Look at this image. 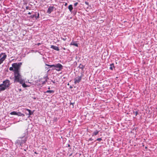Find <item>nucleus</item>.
Listing matches in <instances>:
<instances>
[{
	"label": "nucleus",
	"instance_id": "1",
	"mask_svg": "<svg viewBox=\"0 0 157 157\" xmlns=\"http://www.w3.org/2000/svg\"><path fill=\"white\" fill-rule=\"evenodd\" d=\"M11 84L9 79H6L3 81L2 83L0 84V92L3 91L9 88Z\"/></svg>",
	"mask_w": 157,
	"mask_h": 157
},
{
	"label": "nucleus",
	"instance_id": "2",
	"mask_svg": "<svg viewBox=\"0 0 157 157\" xmlns=\"http://www.w3.org/2000/svg\"><path fill=\"white\" fill-rule=\"evenodd\" d=\"M14 82L22 83L24 79L22 78V76L20 72L14 73Z\"/></svg>",
	"mask_w": 157,
	"mask_h": 157
},
{
	"label": "nucleus",
	"instance_id": "3",
	"mask_svg": "<svg viewBox=\"0 0 157 157\" xmlns=\"http://www.w3.org/2000/svg\"><path fill=\"white\" fill-rule=\"evenodd\" d=\"M22 64L21 63H14L12 64V66L14 68V73L20 72V68Z\"/></svg>",
	"mask_w": 157,
	"mask_h": 157
},
{
	"label": "nucleus",
	"instance_id": "4",
	"mask_svg": "<svg viewBox=\"0 0 157 157\" xmlns=\"http://www.w3.org/2000/svg\"><path fill=\"white\" fill-rule=\"evenodd\" d=\"M21 139H18L16 140V143L18 145L22 146L23 144H25L27 141V137H22L19 138Z\"/></svg>",
	"mask_w": 157,
	"mask_h": 157
},
{
	"label": "nucleus",
	"instance_id": "5",
	"mask_svg": "<svg viewBox=\"0 0 157 157\" xmlns=\"http://www.w3.org/2000/svg\"><path fill=\"white\" fill-rule=\"evenodd\" d=\"M83 75V74L82 73H81V75L80 76H76L74 79L75 83L76 84L80 82Z\"/></svg>",
	"mask_w": 157,
	"mask_h": 157
},
{
	"label": "nucleus",
	"instance_id": "6",
	"mask_svg": "<svg viewBox=\"0 0 157 157\" xmlns=\"http://www.w3.org/2000/svg\"><path fill=\"white\" fill-rule=\"evenodd\" d=\"M54 67L56 68L55 69H52L53 70L55 69L57 71H59L63 69V66L60 63H58L54 64Z\"/></svg>",
	"mask_w": 157,
	"mask_h": 157
},
{
	"label": "nucleus",
	"instance_id": "7",
	"mask_svg": "<svg viewBox=\"0 0 157 157\" xmlns=\"http://www.w3.org/2000/svg\"><path fill=\"white\" fill-rule=\"evenodd\" d=\"M55 8L54 6H49L48 8L47 13L48 14L51 13L53 11L54 9Z\"/></svg>",
	"mask_w": 157,
	"mask_h": 157
},
{
	"label": "nucleus",
	"instance_id": "8",
	"mask_svg": "<svg viewBox=\"0 0 157 157\" xmlns=\"http://www.w3.org/2000/svg\"><path fill=\"white\" fill-rule=\"evenodd\" d=\"M7 57V55H6L3 56L0 59V65L2 63L3 61Z\"/></svg>",
	"mask_w": 157,
	"mask_h": 157
},
{
	"label": "nucleus",
	"instance_id": "9",
	"mask_svg": "<svg viewBox=\"0 0 157 157\" xmlns=\"http://www.w3.org/2000/svg\"><path fill=\"white\" fill-rule=\"evenodd\" d=\"M25 111H28L29 112L28 115L30 116L33 114L34 111H31L29 109H25Z\"/></svg>",
	"mask_w": 157,
	"mask_h": 157
},
{
	"label": "nucleus",
	"instance_id": "10",
	"mask_svg": "<svg viewBox=\"0 0 157 157\" xmlns=\"http://www.w3.org/2000/svg\"><path fill=\"white\" fill-rule=\"evenodd\" d=\"M20 84H22V86L24 87H28V86L25 83V80L24 79L23 80V81H22V83H19Z\"/></svg>",
	"mask_w": 157,
	"mask_h": 157
},
{
	"label": "nucleus",
	"instance_id": "11",
	"mask_svg": "<svg viewBox=\"0 0 157 157\" xmlns=\"http://www.w3.org/2000/svg\"><path fill=\"white\" fill-rule=\"evenodd\" d=\"M51 48L54 49V50H55L57 51H59V49L58 47H57L56 46H55L53 45L51 46Z\"/></svg>",
	"mask_w": 157,
	"mask_h": 157
},
{
	"label": "nucleus",
	"instance_id": "12",
	"mask_svg": "<svg viewBox=\"0 0 157 157\" xmlns=\"http://www.w3.org/2000/svg\"><path fill=\"white\" fill-rule=\"evenodd\" d=\"M71 45H74L77 47H78V44L76 43V41H72L71 43L70 44Z\"/></svg>",
	"mask_w": 157,
	"mask_h": 157
},
{
	"label": "nucleus",
	"instance_id": "13",
	"mask_svg": "<svg viewBox=\"0 0 157 157\" xmlns=\"http://www.w3.org/2000/svg\"><path fill=\"white\" fill-rule=\"evenodd\" d=\"M99 132V131L97 130H96L94 131V132L92 134V136H94L97 135Z\"/></svg>",
	"mask_w": 157,
	"mask_h": 157
},
{
	"label": "nucleus",
	"instance_id": "14",
	"mask_svg": "<svg viewBox=\"0 0 157 157\" xmlns=\"http://www.w3.org/2000/svg\"><path fill=\"white\" fill-rule=\"evenodd\" d=\"M115 68V67L114 66V64L113 63H112L110 65V67H109V69L110 70H113V69Z\"/></svg>",
	"mask_w": 157,
	"mask_h": 157
},
{
	"label": "nucleus",
	"instance_id": "15",
	"mask_svg": "<svg viewBox=\"0 0 157 157\" xmlns=\"http://www.w3.org/2000/svg\"><path fill=\"white\" fill-rule=\"evenodd\" d=\"M78 67L79 68L81 69L83 71L85 67L82 64H80Z\"/></svg>",
	"mask_w": 157,
	"mask_h": 157
},
{
	"label": "nucleus",
	"instance_id": "16",
	"mask_svg": "<svg viewBox=\"0 0 157 157\" xmlns=\"http://www.w3.org/2000/svg\"><path fill=\"white\" fill-rule=\"evenodd\" d=\"M68 9H69L70 11L71 12H72V11L73 9V8L72 7V6L71 5H70L68 6Z\"/></svg>",
	"mask_w": 157,
	"mask_h": 157
},
{
	"label": "nucleus",
	"instance_id": "17",
	"mask_svg": "<svg viewBox=\"0 0 157 157\" xmlns=\"http://www.w3.org/2000/svg\"><path fill=\"white\" fill-rule=\"evenodd\" d=\"M17 115L18 116H25V115L24 114H23L20 112H17Z\"/></svg>",
	"mask_w": 157,
	"mask_h": 157
},
{
	"label": "nucleus",
	"instance_id": "18",
	"mask_svg": "<svg viewBox=\"0 0 157 157\" xmlns=\"http://www.w3.org/2000/svg\"><path fill=\"white\" fill-rule=\"evenodd\" d=\"M54 92V91L53 90H48L46 92V93H53Z\"/></svg>",
	"mask_w": 157,
	"mask_h": 157
},
{
	"label": "nucleus",
	"instance_id": "19",
	"mask_svg": "<svg viewBox=\"0 0 157 157\" xmlns=\"http://www.w3.org/2000/svg\"><path fill=\"white\" fill-rule=\"evenodd\" d=\"M17 112L14 111L11 112L10 114L11 115H17Z\"/></svg>",
	"mask_w": 157,
	"mask_h": 157
},
{
	"label": "nucleus",
	"instance_id": "20",
	"mask_svg": "<svg viewBox=\"0 0 157 157\" xmlns=\"http://www.w3.org/2000/svg\"><path fill=\"white\" fill-rule=\"evenodd\" d=\"M46 82H47L46 80L45 81H43V82L41 81H40V80L39 81V82H40L41 84H42V85L45 84Z\"/></svg>",
	"mask_w": 157,
	"mask_h": 157
},
{
	"label": "nucleus",
	"instance_id": "21",
	"mask_svg": "<svg viewBox=\"0 0 157 157\" xmlns=\"http://www.w3.org/2000/svg\"><path fill=\"white\" fill-rule=\"evenodd\" d=\"M45 65L49 67V68L54 67V64L50 65L47 64H45Z\"/></svg>",
	"mask_w": 157,
	"mask_h": 157
},
{
	"label": "nucleus",
	"instance_id": "22",
	"mask_svg": "<svg viewBox=\"0 0 157 157\" xmlns=\"http://www.w3.org/2000/svg\"><path fill=\"white\" fill-rule=\"evenodd\" d=\"M138 114V112L137 111H134L133 112V114L134 115H135L136 116Z\"/></svg>",
	"mask_w": 157,
	"mask_h": 157
},
{
	"label": "nucleus",
	"instance_id": "23",
	"mask_svg": "<svg viewBox=\"0 0 157 157\" xmlns=\"http://www.w3.org/2000/svg\"><path fill=\"white\" fill-rule=\"evenodd\" d=\"M9 70L10 71H13L14 72V68L12 66V67H10L9 68Z\"/></svg>",
	"mask_w": 157,
	"mask_h": 157
},
{
	"label": "nucleus",
	"instance_id": "24",
	"mask_svg": "<svg viewBox=\"0 0 157 157\" xmlns=\"http://www.w3.org/2000/svg\"><path fill=\"white\" fill-rule=\"evenodd\" d=\"M40 82H39V81L36 82V84L37 85H39L40 86H42V84H41Z\"/></svg>",
	"mask_w": 157,
	"mask_h": 157
},
{
	"label": "nucleus",
	"instance_id": "25",
	"mask_svg": "<svg viewBox=\"0 0 157 157\" xmlns=\"http://www.w3.org/2000/svg\"><path fill=\"white\" fill-rule=\"evenodd\" d=\"M58 120V118L56 117H54L53 118V121H54L56 122Z\"/></svg>",
	"mask_w": 157,
	"mask_h": 157
},
{
	"label": "nucleus",
	"instance_id": "26",
	"mask_svg": "<svg viewBox=\"0 0 157 157\" xmlns=\"http://www.w3.org/2000/svg\"><path fill=\"white\" fill-rule=\"evenodd\" d=\"M6 55L5 53H1L0 54V58H1L2 55L4 56L5 55Z\"/></svg>",
	"mask_w": 157,
	"mask_h": 157
},
{
	"label": "nucleus",
	"instance_id": "27",
	"mask_svg": "<svg viewBox=\"0 0 157 157\" xmlns=\"http://www.w3.org/2000/svg\"><path fill=\"white\" fill-rule=\"evenodd\" d=\"M96 140H97L99 141H101L102 140V139L101 138H98Z\"/></svg>",
	"mask_w": 157,
	"mask_h": 157
},
{
	"label": "nucleus",
	"instance_id": "28",
	"mask_svg": "<svg viewBox=\"0 0 157 157\" xmlns=\"http://www.w3.org/2000/svg\"><path fill=\"white\" fill-rule=\"evenodd\" d=\"M61 39L64 41H65L67 40V38L65 37L64 38L61 37Z\"/></svg>",
	"mask_w": 157,
	"mask_h": 157
},
{
	"label": "nucleus",
	"instance_id": "29",
	"mask_svg": "<svg viewBox=\"0 0 157 157\" xmlns=\"http://www.w3.org/2000/svg\"><path fill=\"white\" fill-rule=\"evenodd\" d=\"M32 17H35V18H36V14H34V15H33L32 16Z\"/></svg>",
	"mask_w": 157,
	"mask_h": 157
},
{
	"label": "nucleus",
	"instance_id": "30",
	"mask_svg": "<svg viewBox=\"0 0 157 157\" xmlns=\"http://www.w3.org/2000/svg\"><path fill=\"white\" fill-rule=\"evenodd\" d=\"M78 4V2H75V3L74 4V6H76Z\"/></svg>",
	"mask_w": 157,
	"mask_h": 157
},
{
	"label": "nucleus",
	"instance_id": "31",
	"mask_svg": "<svg viewBox=\"0 0 157 157\" xmlns=\"http://www.w3.org/2000/svg\"><path fill=\"white\" fill-rule=\"evenodd\" d=\"M39 13H37V16H36V19L38 18H39Z\"/></svg>",
	"mask_w": 157,
	"mask_h": 157
},
{
	"label": "nucleus",
	"instance_id": "32",
	"mask_svg": "<svg viewBox=\"0 0 157 157\" xmlns=\"http://www.w3.org/2000/svg\"><path fill=\"white\" fill-rule=\"evenodd\" d=\"M74 103H72V102H71L70 103V105H72V106H73V107H74Z\"/></svg>",
	"mask_w": 157,
	"mask_h": 157
},
{
	"label": "nucleus",
	"instance_id": "33",
	"mask_svg": "<svg viewBox=\"0 0 157 157\" xmlns=\"http://www.w3.org/2000/svg\"><path fill=\"white\" fill-rule=\"evenodd\" d=\"M85 4H86V5H88V6H89V3H88V2H85Z\"/></svg>",
	"mask_w": 157,
	"mask_h": 157
},
{
	"label": "nucleus",
	"instance_id": "34",
	"mask_svg": "<svg viewBox=\"0 0 157 157\" xmlns=\"http://www.w3.org/2000/svg\"><path fill=\"white\" fill-rule=\"evenodd\" d=\"M93 139L92 138H90L89 139V141H92Z\"/></svg>",
	"mask_w": 157,
	"mask_h": 157
},
{
	"label": "nucleus",
	"instance_id": "35",
	"mask_svg": "<svg viewBox=\"0 0 157 157\" xmlns=\"http://www.w3.org/2000/svg\"><path fill=\"white\" fill-rule=\"evenodd\" d=\"M37 44V45L38 46H39V45H40L41 44V43H38V44Z\"/></svg>",
	"mask_w": 157,
	"mask_h": 157
},
{
	"label": "nucleus",
	"instance_id": "36",
	"mask_svg": "<svg viewBox=\"0 0 157 157\" xmlns=\"http://www.w3.org/2000/svg\"><path fill=\"white\" fill-rule=\"evenodd\" d=\"M29 8L28 6L26 7V9H28Z\"/></svg>",
	"mask_w": 157,
	"mask_h": 157
},
{
	"label": "nucleus",
	"instance_id": "37",
	"mask_svg": "<svg viewBox=\"0 0 157 157\" xmlns=\"http://www.w3.org/2000/svg\"><path fill=\"white\" fill-rule=\"evenodd\" d=\"M68 147H70V145L69 144H68Z\"/></svg>",
	"mask_w": 157,
	"mask_h": 157
},
{
	"label": "nucleus",
	"instance_id": "38",
	"mask_svg": "<svg viewBox=\"0 0 157 157\" xmlns=\"http://www.w3.org/2000/svg\"><path fill=\"white\" fill-rule=\"evenodd\" d=\"M31 14V13H30V12H29L28 13V14Z\"/></svg>",
	"mask_w": 157,
	"mask_h": 157
},
{
	"label": "nucleus",
	"instance_id": "39",
	"mask_svg": "<svg viewBox=\"0 0 157 157\" xmlns=\"http://www.w3.org/2000/svg\"><path fill=\"white\" fill-rule=\"evenodd\" d=\"M52 82H53V83H55V82H54V81H52Z\"/></svg>",
	"mask_w": 157,
	"mask_h": 157
},
{
	"label": "nucleus",
	"instance_id": "40",
	"mask_svg": "<svg viewBox=\"0 0 157 157\" xmlns=\"http://www.w3.org/2000/svg\"><path fill=\"white\" fill-rule=\"evenodd\" d=\"M45 68H46V69H48V68H47V67H45Z\"/></svg>",
	"mask_w": 157,
	"mask_h": 157
},
{
	"label": "nucleus",
	"instance_id": "41",
	"mask_svg": "<svg viewBox=\"0 0 157 157\" xmlns=\"http://www.w3.org/2000/svg\"><path fill=\"white\" fill-rule=\"evenodd\" d=\"M67 3H66L65 4V6H66L67 5Z\"/></svg>",
	"mask_w": 157,
	"mask_h": 157
},
{
	"label": "nucleus",
	"instance_id": "42",
	"mask_svg": "<svg viewBox=\"0 0 157 157\" xmlns=\"http://www.w3.org/2000/svg\"><path fill=\"white\" fill-rule=\"evenodd\" d=\"M63 49L65 50V48H63Z\"/></svg>",
	"mask_w": 157,
	"mask_h": 157
},
{
	"label": "nucleus",
	"instance_id": "43",
	"mask_svg": "<svg viewBox=\"0 0 157 157\" xmlns=\"http://www.w3.org/2000/svg\"><path fill=\"white\" fill-rule=\"evenodd\" d=\"M48 89H50V87H49L48 88Z\"/></svg>",
	"mask_w": 157,
	"mask_h": 157
}]
</instances>
